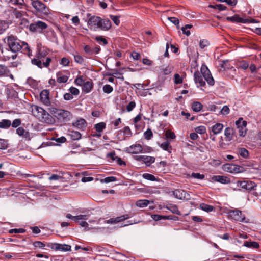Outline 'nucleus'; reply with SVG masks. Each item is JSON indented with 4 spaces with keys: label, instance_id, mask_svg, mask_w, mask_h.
<instances>
[{
    "label": "nucleus",
    "instance_id": "obj_1",
    "mask_svg": "<svg viewBox=\"0 0 261 261\" xmlns=\"http://www.w3.org/2000/svg\"><path fill=\"white\" fill-rule=\"evenodd\" d=\"M87 22L89 29L91 30L97 31L98 29L107 31L111 27V22L109 20L102 19L100 17L91 15L90 13L86 14V17L84 18Z\"/></svg>",
    "mask_w": 261,
    "mask_h": 261
},
{
    "label": "nucleus",
    "instance_id": "obj_2",
    "mask_svg": "<svg viewBox=\"0 0 261 261\" xmlns=\"http://www.w3.org/2000/svg\"><path fill=\"white\" fill-rule=\"evenodd\" d=\"M194 81L199 86H203L205 85V81L211 86L214 85V80L213 78L210 70L207 66L202 65L200 68V72L196 71L194 73Z\"/></svg>",
    "mask_w": 261,
    "mask_h": 261
},
{
    "label": "nucleus",
    "instance_id": "obj_3",
    "mask_svg": "<svg viewBox=\"0 0 261 261\" xmlns=\"http://www.w3.org/2000/svg\"><path fill=\"white\" fill-rule=\"evenodd\" d=\"M4 41L7 44L10 50L14 53L19 52L22 48L21 41L17 37L13 35L5 37Z\"/></svg>",
    "mask_w": 261,
    "mask_h": 261
},
{
    "label": "nucleus",
    "instance_id": "obj_4",
    "mask_svg": "<svg viewBox=\"0 0 261 261\" xmlns=\"http://www.w3.org/2000/svg\"><path fill=\"white\" fill-rule=\"evenodd\" d=\"M32 113L34 116L40 121L44 122H48L49 115L42 108L35 106L32 109Z\"/></svg>",
    "mask_w": 261,
    "mask_h": 261
},
{
    "label": "nucleus",
    "instance_id": "obj_5",
    "mask_svg": "<svg viewBox=\"0 0 261 261\" xmlns=\"http://www.w3.org/2000/svg\"><path fill=\"white\" fill-rule=\"evenodd\" d=\"M53 114L55 117L60 121L66 122L72 118L71 113L67 110L60 109H55L53 111Z\"/></svg>",
    "mask_w": 261,
    "mask_h": 261
},
{
    "label": "nucleus",
    "instance_id": "obj_6",
    "mask_svg": "<svg viewBox=\"0 0 261 261\" xmlns=\"http://www.w3.org/2000/svg\"><path fill=\"white\" fill-rule=\"evenodd\" d=\"M228 217L236 221L241 222H248V220H246V217L242 214V211L238 210H230L228 212Z\"/></svg>",
    "mask_w": 261,
    "mask_h": 261
},
{
    "label": "nucleus",
    "instance_id": "obj_7",
    "mask_svg": "<svg viewBox=\"0 0 261 261\" xmlns=\"http://www.w3.org/2000/svg\"><path fill=\"white\" fill-rule=\"evenodd\" d=\"M32 5L38 12L41 13L45 15H47L49 13V9L40 1L36 0L32 2Z\"/></svg>",
    "mask_w": 261,
    "mask_h": 261
},
{
    "label": "nucleus",
    "instance_id": "obj_8",
    "mask_svg": "<svg viewBox=\"0 0 261 261\" xmlns=\"http://www.w3.org/2000/svg\"><path fill=\"white\" fill-rule=\"evenodd\" d=\"M47 25L41 21H37L29 25V30L32 32L41 33L42 30L47 28Z\"/></svg>",
    "mask_w": 261,
    "mask_h": 261
},
{
    "label": "nucleus",
    "instance_id": "obj_9",
    "mask_svg": "<svg viewBox=\"0 0 261 261\" xmlns=\"http://www.w3.org/2000/svg\"><path fill=\"white\" fill-rule=\"evenodd\" d=\"M236 184L238 187L248 191L254 190L256 187V184L254 182L250 180H239L237 181Z\"/></svg>",
    "mask_w": 261,
    "mask_h": 261
},
{
    "label": "nucleus",
    "instance_id": "obj_10",
    "mask_svg": "<svg viewBox=\"0 0 261 261\" xmlns=\"http://www.w3.org/2000/svg\"><path fill=\"white\" fill-rule=\"evenodd\" d=\"M130 218V216L128 214H125L124 215H122L119 217H117L116 218H112L106 221L105 222L107 224H117L119 222H121L124 221L125 220L128 219Z\"/></svg>",
    "mask_w": 261,
    "mask_h": 261
},
{
    "label": "nucleus",
    "instance_id": "obj_11",
    "mask_svg": "<svg viewBox=\"0 0 261 261\" xmlns=\"http://www.w3.org/2000/svg\"><path fill=\"white\" fill-rule=\"evenodd\" d=\"M174 196L177 199L188 200L189 195L184 190H176L173 192Z\"/></svg>",
    "mask_w": 261,
    "mask_h": 261
},
{
    "label": "nucleus",
    "instance_id": "obj_12",
    "mask_svg": "<svg viewBox=\"0 0 261 261\" xmlns=\"http://www.w3.org/2000/svg\"><path fill=\"white\" fill-rule=\"evenodd\" d=\"M143 148L140 144L133 145L127 148L126 150L129 153L137 154L143 152Z\"/></svg>",
    "mask_w": 261,
    "mask_h": 261
},
{
    "label": "nucleus",
    "instance_id": "obj_13",
    "mask_svg": "<svg viewBox=\"0 0 261 261\" xmlns=\"http://www.w3.org/2000/svg\"><path fill=\"white\" fill-rule=\"evenodd\" d=\"M16 133L27 140H30L31 139L29 132L22 127H19L16 129Z\"/></svg>",
    "mask_w": 261,
    "mask_h": 261
},
{
    "label": "nucleus",
    "instance_id": "obj_14",
    "mask_svg": "<svg viewBox=\"0 0 261 261\" xmlns=\"http://www.w3.org/2000/svg\"><path fill=\"white\" fill-rule=\"evenodd\" d=\"M226 20L232 22H241L247 23L249 22V20L246 19H243L239 17L238 15H235L232 17H227Z\"/></svg>",
    "mask_w": 261,
    "mask_h": 261
},
{
    "label": "nucleus",
    "instance_id": "obj_15",
    "mask_svg": "<svg viewBox=\"0 0 261 261\" xmlns=\"http://www.w3.org/2000/svg\"><path fill=\"white\" fill-rule=\"evenodd\" d=\"M68 219H70L74 221L75 222H79L80 220H87L88 218V215H80L75 216H73L70 214H67L66 216Z\"/></svg>",
    "mask_w": 261,
    "mask_h": 261
},
{
    "label": "nucleus",
    "instance_id": "obj_16",
    "mask_svg": "<svg viewBox=\"0 0 261 261\" xmlns=\"http://www.w3.org/2000/svg\"><path fill=\"white\" fill-rule=\"evenodd\" d=\"M9 74L11 77H13V76L10 74V70L8 67L5 65L0 64V77L8 76Z\"/></svg>",
    "mask_w": 261,
    "mask_h": 261
},
{
    "label": "nucleus",
    "instance_id": "obj_17",
    "mask_svg": "<svg viewBox=\"0 0 261 261\" xmlns=\"http://www.w3.org/2000/svg\"><path fill=\"white\" fill-rule=\"evenodd\" d=\"M224 126L222 123H217L211 127V132L213 135L220 134L223 129Z\"/></svg>",
    "mask_w": 261,
    "mask_h": 261
},
{
    "label": "nucleus",
    "instance_id": "obj_18",
    "mask_svg": "<svg viewBox=\"0 0 261 261\" xmlns=\"http://www.w3.org/2000/svg\"><path fill=\"white\" fill-rule=\"evenodd\" d=\"M49 93L47 90H43L40 93V99L41 101L45 104L49 103V99L48 97Z\"/></svg>",
    "mask_w": 261,
    "mask_h": 261
},
{
    "label": "nucleus",
    "instance_id": "obj_19",
    "mask_svg": "<svg viewBox=\"0 0 261 261\" xmlns=\"http://www.w3.org/2000/svg\"><path fill=\"white\" fill-rule=\"evenodd\" d=\"M212 179L215 181H217L221 184H228L230 182L229 179L227 177L224 176H214L212 177Z\"/></svg>",
    "mask_w": 261,
    "mask_h": 261
},
{
    "label": "nucleus",
    "instance_id": "obj_20",
    "mask_svg": "<svg viewBox=\"0 0 261 261\" xmlns=\"http://www.w3.org/2000/svg\"><path fill=\"white\" fill-rule=\"evenodd\" d=\"M173 70V67L168 65L166 66H162L160 68V74L163 75H168Z\"/></svg>",
    "mask_w": 261,
    "mask_h": 261
},
{
    "label": "nucleus",
    "instance_id": "obj_21",
    "mask_svg": "<svg viewBox=\"0 0 261 261\" xmlns=\"http://www.w3.org/2000/svg\"><path fill=\"white\" fill-rule=\"evenodd\" d=\"M92 88L93 83L91 81H89L84 83L82 89L84 92L88 93L91 91Z\"/></svg>",
    "mask_w": 261,
    "mask_h": 261
},
{
    "label": "nucleus",
    "instance_id": "obj_22",
    "mask_svg": "<svg viewBox=\"0 0 261 261\" xmlns=\"http://www.w3.org/2000/svg\"><path fill=\"white\" fill-rule=\"evenodd\" d=\"M233 129L230 127H227L224 131V135L226 138V141H230L233 139Z\"/></svg>",
    "mask_w": 261,
    "mask_h": 261
},
{
    "label": "nucleus",
    "instance_id": "obj_23",
    "mask_svg": "<svg viewBox=\"0 0 261 261\" xmlns=\"http://www.w3.org/2000/svg\"><path fill=\"white\" fill-rule=\"evenodd\" d=\"M73 125L79 129H83L86 126V122L84 119L77 120Z\"/></svg>",
    "mask_w": 261,
    "mask_h": 261
},
{
    "label": "nucleus",
    "instance_id": "obj_24",
    "mask_svg": "<svg viewBox=\"0 0 261 261\" xmlns=\"http://www.w3.org/2000/svg\"><path fill=\"white\" fill-rule=\"evenodd\" d=\"M107 157L111 158L112 160H116L117 163L120 165H122L123 164H125L124 162L122 161L120 158L115 156V154L114 152H110L107 154Z\"/></svg>",
    "mask_w": 261,
    "mask_h": 261
},
{
    "label": "nucleus",
    "instance_id": "obj_25",
    "mask_svg": "<svg viewBox=\"0 0 261 261\" xmlns=\"http://www.w3.org/2000/svg\"><path fill=\"white\" fill-rule=\"evenodd\" d=\"M69 135L71 138L73 140H77L81 139V134L77 131L71 130L69 132Z\"/></svg>",
    "mask_w": 261,
    "mask_h": 261
},
{
    "label": "nucleus",
    "instance_id": "obj_26",
    "mask_svg": "<svg viewBox=\"0 0 261 261\" xmlns=\"http://www.w3.org/2000/svg\"><path fill=\"white\" fill-rule=\"evenodd\" d=\"M155 161L154 157L149 156H144L143 162L146 164V166H149L151 164L153 163Z\"/></svg>",
    "mask_w": 261,
    "mask_h": 261
},
{
    "label": "nucleus",
    "instance_id": "obj_27",
    "mask_svg": "<svg viewBox=\"0 0 261 261\" xmlns=\"http://www.w3.org/2000/svg\"><path fill=\"white\" fill-rule=\"evenodd\" d=\"M57 81L59 83H66L68 79V77L67 76L65 75H62V74L60 72H58L57 73Z\"/></svg>",
    "mask_w": 261,
    "mask_h": 261
},
{
    "label": "nucleus",
    "instance_id": "obj_28",
    "mask_svg": "<svg viewBox=\"0 0 261 261\" xmlns=\"http://www.w3.org/2000/svg\"><path fill=\"white\" fill-rule=\"evenodd\" d=\"M236 125L238 128H246L247 122L244 121L242 118H239V119L236 121Z\"/></svg>",
    "mask_w": 261,
    "mask_h": 261
},
{
    "label": "nucleus",
    "instance_id": "obj_29",
    "mask_svg": "<svg viewBox=\"0 0 261 261\" xmlns=\"http://www.w3.org/2000/svg\"><path fill=\"white\" fill-rule=\"evenodd\" d=\"M149 203V201L148 200H139L136 203L137 206L139 207H145L147 206Z\"/></svg>",
    "mask_w": 261,
    "mask_h": 261
},
{
    "label": "nucleus",
    "instance_id": "obj_30",
    "mask_svg": "<svg viewBox=\"0 0 261 261\" xmlns=\"http://www.w3.org/2000/svg\"><path fill=\"white\" fill-rule=\"evenodd\" d=\"M11 124V121L7 119H3L0 121V128H8Z\"/></svg>",
    "mask_w": 261,
    "mask_h": 261
},
{
    "label": "nucleus",
    "instance_id": "obj_31",
    "mask_svg": "<svg viewBox=\"0 0 261 261\" xmlns=\"http://www.w3.org/2000/svg\"><path fill=\"white\" fill-rule=\"evenodd\" d=\"M9 28V24L5 21L0 20V35Z\"/></svg>",
    "mask_w": 261,
    "mask_h": 261
},
{
    "label": "nucleus",
    "instance_id": "obj_32",
    "mask_svg": "<svg viewBox=\"0 0 261 261\" xmlns=\"http://www.w3.org/2000/svg\"><path fill=\"white\" fill-rule=\"evenodd\" d=\"M167 208L170 211L172 212L173 213L180 215V212L178 209L177 206L174 204H169L167 206Z\"/></svg>",
    "mask_w": 261,
    "mask_h": 261
},
{
    "label": "nucleus",
    "instance_id": "obj_33",
    "mask_svg": "<svg viewBox=\"0 0 261 261\" xmlns=\"http://www.w3.org/2000/svg\"><path fill=\"white\" fill-rule=\"evenodd\" d=\"M244 246L247 247H252L254 248H258L259 246L258 243L256 242H248L246 241L244 242Z\"/></svg>",
    "mask_w": 261,
    "mask_h": 261
},
{
    "label": "nucleus",
    "instance_id": "obj_34",
    "mask_svg": "<svg viewBox=\"0 0 261 261\" xmlns=\"http://www.w3.org/2000/svg\"><path fill=\"white\" fill-rule=\"evenodd\" d=\"M106 124L105 123L100 122L94 125V128L97 132H101L106 128Z\"/></svg>",
    "mask_w": 261,
    "mask_h": 261
},
{
    "label": "nucleus",
    "instance_id": "obj_35",
    "mask_svg": "<svg viewBox=\"0 0 261 261\" xmlns=\"http://www.w3.org/2000/svg\"><path fill=\"white\" fill-rule=\"evenodd\" d=\"M200 207L201 210L207 212H212L214 210V207L213 206L205 203L201 204L200 205Z\"/></svg>",
    "mask_w": 261,
    "mask_h": 261
},
{
    "label": "nucleus",
    "instance_id": "obj_36",
    "mask_svg": "<svg viewBox=\"0 0 261 261\" xmlns=\"http://www.w3.org/2000/svg\"><path fill=\"white\" fill-rule=\"evenodd\" d=\"M202 108V105L199 102H194L192 105V109L195 112H199Z\"/></svg>",
    "mask_w": 261,
    "mask_h": 261
},
{
    "label": "nucleus",
    "instance_id": "obj_37",
    "mask_svg": "<svg viewBox=\"0 0 261 261\" xmlns=\"http://www.w3.org/2000/svg\"><path fill=\"white\" fill-rule=\"evenodd\" d=\"M193 25L191 24H186L185 27H182L181 30L184 34H185L186 36H189L191 34L189 29L192 28Z\"/></svg>",
    "mask_w": 261,
    "mask_h": 261
},
{
    "label": "nucleus",
    "instance_id": "obj_38",
    "mask_svg": "<svg viewBox=\"0 0 261 261\" xmlns=\"http://www.w3.org/2000/svg\"><path fill=\"white\" fill-rule=\"evenodd\" d=\"M160 147L164 150L171 152V146H170V143L166 141L162 143Z\"/></svg>",
    "mask_w": 261,
    "mask_h": 261
},
{
    "label": "nucleus",
    "instance_id": "obj_39",
    "mask_svg": "<svg viewBox=\"0 0 261 261\" xmlns=\"http://www.w3.org/2000/svg\"><path fill=\"white\" fill-rule=\"evenodd\" d=\"M15 17L20 20L22 18L27 15L26 13L23 11H16L14 12Z\"/></svg>",
    "mask_w": 261,
    "mask_h": 261
},
{
    "label": "nucleus",
    "instance_id": "obj_40",
    "mask_svg": "<svg viewBox=\"0 0 261 261\" xmlns=\"http://www.w3.org/2000/svg\"><path fill=\"white\" fill-rule=\"evenodd\" d=\"M239 153L240 155L244 158H247L249 156L248 151L244 148L239 149Z\"/></svg>",
    "mask_w": 261,
    "mask_h": 261
},
{
    "label": "nucleus",
    "instance_id": "obj_41",
    "mask_svg": "<svg viewBox=\"0 0 261 261\" xmlns=\"http://www.w3.org/2000/svg\"><path fill=\"white\" fill-rule=\"evenodd\" d=\"M151 218L154 220V221H158L162 219H169L170 218L168 216H164L159 215H152Z\"/></svg>",
    "mask_w": 261,
    "mask_h": 261
},
{
    "label": "nucleus",
    "instance_id": "obj_42",
    "mask_svg": "<svg viewBox=\"0 0 261 261\" xmlns=\"http://www.w3.org/2000/svg\"><path fill=\"white\" fill-rule=\"evenodd\" d=\"M143 177L147 180L150 181H155L156 180V178L155 176L149 173H144L142 175Z\"/></svg>",
    "mask_w": 261,
    "mask_h": 261
},
{
    "label": "nucleus",
    "instance_id": "obj_43",
    "mask_svg": "<svg viewBox=\"0 0 261 261\" xmlns=\"http://www.w3.org/2000/svg\"><path fill=\"white\" fill-rule=\"evenodd\" d=\"M221 67L222 68H223L224 70L233 68L232 66H230L229 64H228V60L223 61Z\"/></svg>",
    "mask_w": 261,
    "mask_h": 261
},
{
    "label": "nucleus",
    "instance_id": "obj_44",
    "mask_svg": "<svg viewBox=\"0 0 261 261\" xmlns=\"http://www.w3.org/2000/svg\"><path fill=\"white\" fill-rule=\"evenodd\" d=\"M113 90V87L110 85H105L103 86V91L105 93L109 94Z\"/></svg>",
    "mask_w": 261,
    "mask_h": 261
},
{
    "label": "nucleus",
    "instance_id": "obj_45",
    "mask_svg": "<svg viewBox=\"0 0 261 261\" xmlns=\"http://www.w3.org/2000/svg\"><path fill=\"white\" fill-rule=\"evenodd\" d=\"M85 220H80L78 222L81 227H85V230L88 231L90 230V228L88 227L89 224L88 222H86Z\"/></svg>",
    "mask_w": 261,
    "mask_h": 261
},
{
    "label": "nucleus",
    "instance_id": "obj_46",
    "mask_svg": "<svg viewBox=\"0 0 261 261\" xmlns=\"http://www.w3.org/2000/svg\"><path fill=\"white\" fill-rule=\"evenodd\" d=\"M83 49L88 56H91L93 55L92 48H91L89 45H85Z\"/></svg>",
    "mask_w": 261,
    "mask_h": 261
},
{
    "label": "nucleus",
    "instance_id": "obj_47",
    "mask_svg": "<svg viewBox=\"0 0 261 261\" xmlns=\"http://www.w3.org/2000/svg\"><path fill=\"white\" fill-rule=\"evenodd\" d=\"M117 180V178L114 176H109L106 177L103 179L101 180L102 182H105L106 183H109L111 182L116 181Z\"/></svg>",
    "mask_w": 261,
    "mask_h": 261
},
{
    "label": "nucleus",
    "instance_id": "obj_48",
    "mask_svg": "<svg viewBox=\"0 0 261 261\" xmlns=\"http://www.w3.org/2000/svg\"><path fill=\"white\" fill-rule=\"evenodd\" d=\"M7 147V141L4 139H0V149H6Z\"/></svg>",
    "mask_w": 261,
    "mask_h": 261
},
{
    "label": "nucleus",
    "instance_id": "obj_49",
    "mask_svg": "<svg viewBox=\"0 0 261 261\" xmlns=\"http://www.w3.org/2000/svg\"><path fill=\"white\" fill-rule=\"evenodd\" d=\"M195 131L197 133L203 134L205 133L206 128L204 126H200L195 128Z\"/></svg>",
    "mask_w": 261,
    "mask_h": 261
},
{
    "label": "nucleus",
    "instance_id": "obj_50",
    "mask_svg": "<svg viewBox=\"0 0 261 261\" xmlns=\"http://www.w3.org/2000/svg\"><path fill=\"white\" fill-rule=\"evenodd\" d=\"M71 246L67 244H61L60 251H67L71 250Z\"/></svg>",
    "mask_w": 261,
    "mask_h": 261
},
{
    "label": "nucleus",
    "instance_id": "obj_51",
    "mask_svg": "<svg viewBox=\"0 0 261 261\" xmlns=\"http://www.w3.org/2000/svg\"><path fill=\"white\" fill-rule=\"evenodd\" d=\"M144 137L147 140H150L151 138L153 136V133L151 129H148L145 133H144Z\"/></svg>",
    "mask_w": 261,
    "mask_h": 261
},
{
    "label": "nucleus",
    "instance_id": "obj_52",
    "mask_svg": "<svg viewBox=\"0 0 261 261\" xmlns=\"http://www.w3.org/2000/svg\"><path fill=\"white\" fill-rule=\"evenodd\" d=\"M166 137L167 139H174L175 138V135L174 133L170 130H168L166 132Z\"/></svg>",
    "mask_w": 261,
    "mask_h": 261
},
{
    "label": "nucleus",
    "instance_id": "obj_53",
    "mask_svg": "<svg viewBox=\"0 0 261 261\" xmlns=\"http://www.w3.org/2000/svg\"><path fill=\"white\" fill-rule=\"evenodd\" d=\"M209 45V42L207 40L202 39L200 41L199 46L201 48H204Z\"/></svg>",
    "mask_w": 261,
    "mask_h": 261
},
{
    "label": "nucleus",
    "instance_id": "obj_54",
    "mask_svg": "<svg viewBox=\"0 0 261 261\" xmlns=\"http://www.w3.org/2000/svg\"><path fill=\"white\" fill-rule=\"evenodd\" d=\"M191 176L194 178H197L199 179H203L204 178V175L203 174H200L198 173H192L191 174Z\"/></svg>",
    "mask_w": 261,
    "mask_h": 261
},
{
    "label": "nucleus",
    "instance_id": "obj_55",
    "mask_svg": "<svg viewBox=\"0 0 261 261\" xmlns=\"http://www.w3.org/2000/svg\"><path fill=\"white\" fill-rule=\"evenodd\" d=\"M69 91L72 95H77L79 93V90L74 87H71L69 88Z\"/></svg>",
    "mask_w": 261,
    "mask_h": 261
},
{
    "label": "nucleus",
    "instance_id": "obj_56",
    "mask_svg": "<svg viewBox=\"0 0 261 261\" xmlns=\"http://www.w3.org/2000/svg\"><path fill=\"white\" fill-rule=\"evenodd\" d=\"M110 17L113 21V22H114V23L116 25H119V24L120 23L119 16L110 15Z\"/></svg>",
    "mask_w": 261,
    "mask_h": 261
},
{
    "label": "nucleus",
    "instance_id": "obj_57",
    "mask_svg": "<svg viewBox=\"0 0 261 261\" xmlns=\"http://www.w3.org/2000/svg\"><path fill=\"white\" fill-rule=\"evenodd\" d=\"M229 111L230 110L228 107L227 106H224L223 107L221 110V114L222 115H226L229 114Z\"/></svg>",
    "mask_w": 261,
    "mask_h": 261
},
{
    "label": "nucleus",
    "instance_id": "obj_58",
    "mask_svg": "<svg viewBox=\"0 0 261 261\" xmlns=\"http://www.w3.org/2000/svg\"><path fill=\"white\" fill-rule=\"evenodd\" d=\"M239 67L244 70H246L249 67V63L245 61H243L240 62Z\"/></svg>",
    "mask_w": 261,
    "mask_h": 261
},
{
    "label": "nucleus",
    "instance_id": "obj_59",
    "mask_svg": "<svg viewBox=\"0 0 261 261\" xmlns=\"http://www.w3.org/2000/svg\"><path fill=\"white\" fill-rule=\"evenodd\" d=\"M136 106V103L135 101L130 102L126 107V110L128 112H130Z\"/></svg>",
    "mask_w": 261,
    "mask_h": 261
},
{
    "label": "nucleus",
    "instance_id": "obj_60",
    "mask_svg": "<svg viewBox=\"0 0 261 261\" xmlns=\"http://www.w3.org/2000/svg\"><path fill=\"white\" fill-rule=\"evenodd\" d=\"M182 79L178 74H175L174 75V83L176 84L181 83Z\"/></svg>",
    "mask_w": 261,
    "mask_h": 261
},
{
    "label": "nucleus",
    "instance_id": "obj_61",
    "mask_svg": "<svg viewBox=\"0 0 261 261\" xmlns=\"http://www.w3.org/2000/svg\"><path fill=\"white\" fill-rule=\"evenodd\" d=\"M21 124V120L20 119H15L12 123V126L16 128Z\"/></svg>",
    "mask_w": 261,
    "mask_h": 261
},
{
    "label": "nucleus",
    "instance_id": "obj_62",
    "mask_svg": "<svg viewBox=\"0 0 261 261\" xmlns=\"http://www.w3.org/2000/svg\"><path fill=\"white\" fill-rule=\"evenodd\" d=\"M74 58L75 61L77 63L82 64L84 62V59L80 55H74Z\"/></svg>",
    "mask_w": 261,
    "mask_h": 261
},
{
    "label": "nucleus",
    "instance_id": "obj_63",
    "mask_svg": "<svg viewBox=\"0 0 261 261\" xmlns=\"http://www.w3.org/2000/svg\"><path fill=\"white\" fill-rule=\"evenodd\" d=\"M33 245L35 247H38L39 248H42L45 246V244L40 241H36L33 243Z\"/></svg>",
    "mask_w": 261,
    "mask_h": 261
},
{
    "label": "nucleus",
    "instance_id": "obj_64",
    "mask_svg": "<svg viewBox=\"0 0 261 261\" xmlns=\"http://www.w3.org/2000/svg\"><path fill=\"white\" fill-rule=\"evenodd\" d=\"M20 21V24L23 27H28L29 26V21L25 17L22 18Z\"/></svg>",
    "mask_w": 261,
    "mask_h": 261
}]
</instances>
